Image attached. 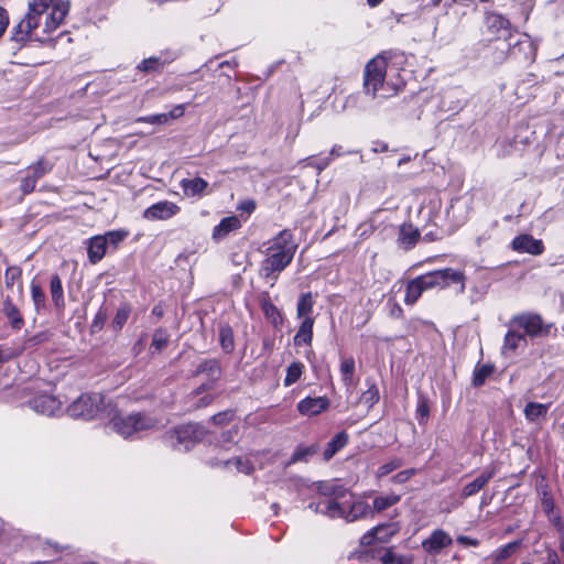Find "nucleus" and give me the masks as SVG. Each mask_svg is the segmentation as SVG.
<instances>
[{"mask_svg":"<svg viewBox=\"0 0 564 564\" xmlns=\"http://www.w3.org/2000/svg\"><path fill=\"white\" fill-rule=\"evenodd\" d=\"M69 8L65 0H30L25 17L13 28L12 40L45 42L62 24Z\"/></svg>","mask_w":564,"mask_h":564,"instance_id":"nucleus-1","label":"nucleus"},{"mask_svg":"<svg viewBox=\"0 0 564 564\" xmlns=\"http://www.w3.org/2000/svg\"><path fill=\"white\" fill-rule=\"evenodd\" d=\"M317 489L321 495L328 497L327 500L308 505V508L317 513L332 519H344L347 522L365 519L370 513V506L364 500L355 499L350 502H338V499L345 498L349 492L337 480L319 482Z\"/></svg>","mask_w":564,"mask_h":564,"instance_id":"nucleus-2","label":"nucleus"},{"mask_svg":"<svg viewBox=\"0 0 564 564\" xmlns=\"http://www.w3.org/2000/svg\"><path fill=\"white\" fill-rule=\"evenodd\" d=\"M452 284L459 285V293L466 289V275L464 271L454 268H444L421 274L406 283L404 303L413 305L423 292L446 289Z\"/></svg>","mask_w":564,"mask_h":564,"instance_id":"nucleus-3","label":"nucleus"},{"mask_svg":"<svg viewBox=\"0 0 564 564\" xmlns=\"http://www.w3.org/2000/svg\"><path fill=\"white\" fill-rule=\"evenodd\" d=\"M297 249L293 236L288 230H282L269 248V254L261 264V273L265 278L276 279V274L283 271L292 261Z\"/></svg>","mask_w":564,"mask_h":564,"instance_id":"nucleus-4","label":"nucleus"},{"mask_svg":"<svg viewBox=\"0 0 564 564\" xmlns=\"http://www.w3.org/2000/svg\"><path fill=\"white\" fill-rule=\"evenodd\" d=\"M387 61L377 56L367 63L365 67L364 87L373 98H388L397 94V88L384 80Z\"/></svg>","mask_w":564,"mask_h":564,"instance_id":"nucleus-5","label":"nucleus"},{"mask_svg":"<svg viewBox=\"0 0 564 564\" xmlns=\"http://www.w3.org/2000/svg\"><path fill=\"white\" fill-rule=\"evenodd\" d=\"M67 412L72 417L93 420L95 417L111 416L115 409L105 403L104 395L99 393H87L78 397L68 408Z\"/></svg>","mask_w":564,"mask_h":564,"instance_id":"nucleus-6","label":"nucleus"},{"mask_svg":"<svg viewBox=\"0 0 564 564\" xmlns=\"http://www.w3.org/2000/svg\"><path fill=\"white\" fill-rule=\"evenodd\" d=\"M111 427L121 436L130 437L134 433L154 430L163 425L161 419L144 413L113 415L110 419Z\"/></svg>","mask_w":564,"mask_h":564,"instance_id":"nucleus-7","label":"nucleus"},{"mask_svg":"<svg viewBox=\"0 0 564 564\" xmlns=\"http://www.w3.org/2000/svg\"><path fill=\"white\" fill-rule=\"evenodd\" d=\"M203 436V430L197 424H183L167 433V442L178 452H187Z\"/></svg>","mask_w":564,"mask_h":564,"instance_id":"nucleus-8","label":"nucleus"},{"mask_svg":"<svg viewBox=\"0 0 564 564\" xmlns=\"http://www.w3.org/2000/svg\"><path fill=\"white\" fill-rule=\"evenodd\" d=\"M52 167L53 165L48 161L40 159L24 171H21L20 173H24L20 181L21 193L23 195L31 194L35 189L37 181L51 172Z\"/></svg>","mask_w":564,"mask_h":564,"instance_id":"nucleus-9","label":"nucleus"},{"mask_svg":"<svg viewBox=\"0 0 564 564\" xmlns=\"http://www.w3.org/2000/svg\"><path fill=\"white\" fill-rule=\"evenodd\" d=\"M512 324L523 328L531 337L542 336L550 333L551 325L544 324L539 314L523 313L512 317Z\"/></svg>","mask_w":564,"mask_h":564,"instance_id":"nucleus-10","label":"nucleus"},{"mask_svg":"<svg viewBox=\"0 0 564 564\" xmlns=\"http://www.w3.org/2000/svg\"><path fill=\"white\" fill-rule=\"evenodd\" d=\"M400 530V525L395 522L382 523L361 536L360 543L365 546L372 545L376 542L387 543Z\"/></svg>","mask_w":564,"mask_h":564,"instance_id":"nucleus-11","label":"nucleus"},{"mask_svg":"<svg viewBox=\"0 0 564 564\" xmlns=\"http://www.w3.org/2000/svg\"><path fill=\"white\" fill-rule=\"evenodd\" d=\"M30 404L35 412L53 416L62 412L63 402L52 394H40Z\"/></svg>","mask_w":564,"mask_h":564,"instance_id":"nucleus-12","label":"nucleus"},{"mask_svg":"<svg viewBox=\"0 0 564 564\" xmlns=\"http://www.w3.org/2000/svg\"><path fill=\"white\" fill-rule=\"evenodd\" d=\"M453 540L444 530H434L431 535L422 542V547L429 554H438L443 549L449 546Z\"/></svg>","mask_w":564,"mask_h":564,"instance_id":"nucleus-13","label":"nucleus"},{"mask_svg":"<svg viewBox=\"0 0 564 564\" xmlns=\"http://www.w3.org/2000/svg\"><path fill=\"white\" fill-rule=\"evenodd\" d=\"M512 248L522 253L540 256L544 251L542 240L533 238L531 235H520L512 241Z\"/></svg>","mask_w":564,"mask_h":564,"instance_id":"nucleus-14","label":"nucleus"},{"mask_svg":"<svg viewBox=\"0 0 564 564\" xmlns=\"http://www.w3.org/2000/svg\"><path fill=\"white\" fill-rule=\"evenodd\" d=\"M180 210V207L172 203V202H167V200H162V202H159V203H155L153 205H151L150 207H148L145 210H144V217L147 219H151V220H155V219H161V220H164V219H169L171 217H173L174 215H176Z\"/></svg>","mask_w":564,"mask_h":564,"instance_id":"nucleus-15","label":"nucleus"},{"mask_svg":"<svg viewBox=\"0 0 564 564\" xmlns=\"http://www.w3.org/2000/svg\"><path fill=\"white\" fill-rule=\"evenodd\" d=\"M207 375L210 379L209 382L203 383L199 388L196 389V395L212 389L213 382L219 378L220 367L217 360L208 359L200 362L195 371V375Z\"/></svg>","mask_w":564,"mask_h":564,"instance_id":"nucleus-16","label":"nucleus"},{"mask_svg":"<svg viewBox=\"0 0 564 564\" xmlns=\"http://www.w3.org/2000/svg\"><path fill=\"white\" fill-rule=\"evenodd\" d=\"M329 406V400L326 397L305 398L297 404V410L303 415H317Z\"/></svg>","mask_w":564,"mask_h":564,"instance_id":"nucleus-17","label":"nucleus"},{"mask_svg":"<svg viewBox=\"0 0 564 564\" xmlns=\"http://www.w3.org/2000/svg\"><path fill=\"white\" fill-rule=\"evenodd\" d=\"M184 112H185V106L177 105L170 112L138 117L135 119V122H143V123L159 124V126L166 124L171 120L181 118L184 115Z\"/></svg>","mask_w":564,"mask_h":564,"instance_id":"nucleus-18","label":"nucleus"},{"mask_svg":"<svg viewBox=\"0 0 564 564\" xmlns=\"http://www.w3.org/2000/svg\"><path fill=\"white\" fill-rule=\"evenodd\" d=\"M240 227L241 221L237 216L232 215L225 217L217 226L214 227L212 237L217 241L223 240L230 232L239 229Z\"/></svg>","mask_w":564,"mask_h":564,"instance_id":"nucleus-19","label":"nucleus"},{"mask_svg":"<svg viewBox=\"0 0 564 564\" xmlns=\"http://www.w3.org/2000/svg\"><path fill=\"white\" fill-rule=\"evenodd\" d=\"M107 250V237L102 236H95L89 239L88 243V259L89 261L95 264L99 262Z\"/></svg>","mask_w":564,"mask_h":564,"instance_id":"nucleus-20","label":"nucleus"},{"mask_svg":"<svg viewBox=\"0 0 564 564\" xmlns=\"http://www.w3.org/2000/svg\"><path fill=\"white\" fill-rule=\"evenodd\" d=\"M527 340L524 335L514 330H509L505 337L501 354L506 357H512L513 352L525 345Z\"/></svg>","mask_w":564,"mask_h":564,"instance_id":"nucleus-21","label":"nucleus"},{"mask_svg":"<svg viewBox=\"0 0 564 564\" xmlns=\"http://www.w3.org/2000/svg\"><path fill=\"white\" fill-rule=\"evenodd\" d=\"M181 186L186 196H200L206 194L208 183L202 177L184 178Z\"/></svg>","mask_w":564,"mask_h":564,"instance_id":"nucleus-22","label":"nucleus"},{"mask_svg":"<svg viewBox=\"0 0 564 564\" xmlns=\"http://www.w3.org/2000/svg\"><path fill=\"white\" fill-rule=\"evenodd\" d=\"M314 318H304L293 338L295 346L311 345L313 339Z\"/></svg>","mask_w":564,"mask_h":564,"instance_id":"nucleus-23","label":"nucleus"},{"mask_svg":"<svg viewBox=\"0 0 564 564\" xmlns=\"http://www.w3.org/2000/svg\"><path fill=\"white\" fill-rule=\"evenodd\" d=\"M420 238L419 230L412 224H403L399 230V242L404 249L414 247Z\"/></svg>","mask_w":564,"mask_h":564,"instance_id":"nucleus-24","label":"nucleus"},{"mask_svg":"<svg viewBox=\"0 0 564 564\" xmlns=\"http://www.w3.org/2000/svg\"><path fill=\"white\" fill-rule=\"evenodd\" d=\"M368 384V389L361 393L360 398L358 399V404H361L366 408V411L369 412L375 404H377L380 400V392L375 382H371L369 380L366 381Z\"/></svg>","mask_w":564,"mask_h":564,"instance_id":"nucleus-25","label":"nucleus"},{"mask_svg":"<svg viewBox=\"0 0 564 564\" xmlns=\"http://www.w3.org/2000/svg\"><path fill=\"white\" fill-rule=\"evenodd\" d=\"M401 497L395 494L376 497L372 501V508L370 507V513L367 516V518L372 517L373 512H381L397 505Z\"/></svg>","mask_w":564,"mask_h":564,"instance_id":"nucleus-26","label":"nucleus"},{"mask_svg":"<svg viewBox=\"0 0 564 564\" xmlns=\"http://www.w3.org/2000/svg\"><path fill=\"white\" fill-rule=\"evenodd\" d=\"M314 307V300L311 292L302 293L296 304V316L300 319L313 318L311 316Z\"/></svg>","mask_w":564,"mask_h":564,"instance_id":"nucleus-27","label":"nucleus"},{"mask_svg":"<svg viewBox=\"0 0 564 564\" xmlns=\"http://www.w3.org/2000/svg\"><path fill=\"white\" fill-rule=\"evenodd\" d=\"M341 381L346 386V388L349 390L355 386V360L352 357L344 358L340 362L339 367Z\"/></svg>","mask_w":564,"mask_h":564,"instance_id":"nucleus-28","label":"nucleus"},{"mask_svg":"<svg viewBox=\"0 0 564 564\" xmlns=\"http://www.w3.org/2000/svg\"><path fill=\"white\" fill-rule=\"evenodd\" d=\"M50 292L52 301L57 310H62L65 306L64 291L62 286L61 278L57 274L52 275L50 282Z\"/></svg>","mask_w":564,"mask_h":564,"instance_id":"nucleus-29","label":"nucleus"},{"mask_svg":"<svg viewBox=\"0 0 564 564\" xmlns=\"http://www.w3.org/2000/svg\"><path fill=\"white\" fill-rule=\"evenodd\" d=\"M348 443V434L346 432H340L336 434L330 442L328 443L326 449L324 451V458L326 460L330 459L339 449H341Z\"/></svg>","mask_w":564,"mask_h":564,"instance_id":"nucleus-30","label":"nucleus"},{"mask_svg":"<svg viewBox=\"0 0 564 564\" xmlns=\"http://www.w3.org/2000/svg\"><path fill=\"white\" fill-rule=\"evenodd\" d=\"M3 313L10 319L11 325L15 328H20L23 319L20 315L18 307L12 303L10 299L3 302Z\"/></svg>","mask_w":564,"mask_h":564,"instance_id":"nucleus-31","label":"nucleus"},{"mask_svg":"<svg viewBox=\"0 0 564 564\" xmlns=\"http://www.w3.org/2000/svg\"><path fill=\"white\" fill-rule=\"evenodd\" d=\"M547 409L546 404L530 402L524 408V414L528 420L538 421L546 415Z\"/></svg>","mask_w":564,"mask_h":564,"instance_id":"nucleus-32","label":"nucleus"},{"mask_svg":"<svg viewBox=\"0 0 564 564\" xmlns=\"http://www.w3.org/2000/svg\"><path fill=\"white\" fill-rule=\"evenodd\" d=\"M490 477H491V471L478 476L475 480H473L471 482L467 484L464 487L463 495L465 497L475 495L487 484V481L490 479Z\"/></svg>","mask_w":564,"mask_h":564,"instance_id":"nucleus-33","label":"nucleus"},{"mask_svg":"<svg viewBox=\"0 0 564 564\" xmlns=\"http://www.w3.org/2000/svg\"><path fill=\"white\" fill-rule=\"evenodd\" d=\"M304 365L300 361H293L286 369V376L284 378V386L290 387L295 383L302 376Z\"/></svg>","mask_w":564,"mask_h":564,"instance_id":"nucleus-34","label":"nucleus"},{"mask_svg":"<svg viewBox=\"0 0 564 564\" xmlns=\"http://www.w3.org/2000/svg\"><path fill=\"white\" fill-rule=\"evenodd\" d=\"M219 339L223 349L226 352H231L235 348L234 333L230 326L225 325L219 329Z\"/></svg>","mask_w":564,"mask_h":564,"instance_id":"nucleus-35","label":"nucleus"},{"mask_svg":"<svg viewBox=\"0 0 564 564\" xmlns=\"http://www.w3.org/2000/svg\"><path fill=\"white\" fill-rule=\"evenodd\" d=\"M492 371L494 367L491 365H478L474 370L473 384L475 387L482 386Z\"/></svg>","mask_w":564,"mask_h":564,"instance_id":"nucleus-36","label":"nucleus"},{"mask_svg":"<svg viewBox=\"0 0 564 564\" xmlns=\"http://www.w3.org/2000/svg\"><path fill=\"white\" fill-rule=\"evenodd\" d=\"M511 37L510 22L502 17L496 15V41Z\"/></svg>","mask_w":564,"mask_h":564,"instance_id":"nucleus-37","label":"nucleus"},{"mask_svg":"<svg viewBox=\"0 0 564 564\" xmlns=\"http://www.w3.org/2000/svg\"><path fill=\"white\" fill-rule=\"evenodd\" d=\"M130 312H131V308L127 304H123L118 308V311L112 319V326L115 329H121L123 327V325L127 323V321L130 316Z\"/></svg>","mask_w":564,"mask_h":564,"instance_id":"nucleus-38","label":"nucleus"},{"mask_svg":"<svg viewBox=\"0 0 564 564\" xmlns=\"http://www.w3.org/2000/svg\"><path fill=\"white\" fill-rule=\"evenodd\" d=\"M164 63L159 57H149L143 59L139 65L138 69L147 73L158 72L162 69Z\"/></svg>","mask_w":564,"mask_h":564,"instance_id":"nucleus-39","label":"nucleus"},{"mask_svg":"<svg viewBox=\"0 0 564 564\" xmlns=\"http://www.w3.org/2000/svg\"><path fill=\"white\" fill-rule=\"evenodd\" d=\"M402 465H403L402 459L394 458V459L381 465L376 471V477L382 478V477L389 475L390 473H392L393 470L400 468Z\"/></svg>","mask_w":564,"mask_h":564,"instance_id":"nucleus-40","label":"nucleus"},{"mask_svg":"<svg viewBox=\"0 0 564 564\" xmlns=\"http://www.w3.org/2000/svg\"><path fill=\"white\" fill-rule=\"evenodd\" d=\"M31 295L37 311L45 306V294L42 288L35 282L31 283Z\"/></svg>","mask_w":564,"mask_h":564,"instance_id":"nucleus-41","label":"nucleus"},{"mask_svg":"<svg viewBox=\"0 0 564 564\" xmlns=\"http://www.w3.org/2000/svg\"><path fill=\"white\" fill-rule=\"evenodd\" d=\"M225 464L227 466L235 465V467L237 468L238 471L247 474V475H249L253 471V466L250 463V460L241 458V457H236L234 459H229Z\"/></svg>","mask_w":564,"mask_h":564,"instance_id":"nucleus-42","label":"nucleus"},{"mask_svg":"<svg viewBox=\"0 0 564 564\" xmlns=\"http://www.w3.org/2000/svg\"><path fill=\"white\" fill-rule=\"evenodd\" d=\"M169 343V335L163 329H158L153 334L152 337V347H154L158 351L162 350L164 347H166Z\"/></svg>","mask_w":564,"mask_h":564,"instance_id":"nucleus-43","label":"nucleus"},{"mask_svg":"<svg viewBox=\"0 0 564 564\" xmlns=\"http://www.w3.org/2000/svg\"><path fill=\"white\" fill-rule=\"evenodd\" d=\"M20 278L21 269L18 267H9L4 273V283L7 286L11 288Z\"/></svg>","mask_w":564,"mask_h":564,"instance_id":"nucleus-44","label":"nucleus"},{"mask_svg":"<svg viewBox=\"0 0 564 564\" xmlns=\"http://www.w3.org/2000/svg\"><path fill=\"white\" fill-rule=\"evenodd\" d=\"M128 236V231L126 230H112L108 231L104 237H107V243H111L113 246H117L121 241L126 239Z\"/></svg>","mask_w":564,"mask_h":564,"instance_id":"nucleus-45","label":"nucleus"},{"mask_svg":"<svg viewBox=\"0 0 564 564\" xmlns=\"http://www.w3.org/2000/svg\"><path fill=\"white\" fill-rule=\"evenodd\" d=\"M315 451L311 447L297 448L291 458V463L306 460V457L313 455Z\"/></svg>","mask_w":564,"mask_h":564,"instance_id":"nucleus-46","label":"nucleus"},{"mask_svg":"<svg viewBox=\"0 0 564 564\" xmlns=\"http://www.w3.org/2000/svg\"><path fill=\"white\" fill-rule=\"evenodd\" d=\"M416 474V469L414 468H409V469H405V470H402L400 473H398L397 475H394L392 477V481L395 482V484H404L412 476H414Z\"/></svg>","mask_w":564,"mask_h":564,"instance_id":"nucleus-47","label":"nucleus"},{"mask_svg":"<svg viewBox=\"0 0 564 564\" xmlns=\"http://www.w3.org/2000/svg\"><path fill=\"white\" fill-rule=\"evenodd\" d=\"M519 542L518 541H513V542H510L508 543L507 545H505L500 551H499V554L496 556L499 557V558H507L509 557L511 554H513L518 547H519Z\"/></svg>","mask_w":564,"mask_h":564,"instance_id":"nucleus-48","label":"nucleus"},{"mask_svg":"<svg viewBox=\"0 0 564 564\" xmlns=\"http://www.w3.org/2000/svg\"><path fill=\"white\" fill-rule=\"evenodd\" d=\"M106 319H107V314H106V312L102 308H100L96 313L95 318H94V321L91 323L93 330H100L102 328Z\"/></svg>","mask_w":564,"mask_h":564,"instance_id":"nucleus-49","label":"nucleus"},{"mask_svg":"<svg viewBox=\"0 0 564 564\" xmlns=\"http://www.w3.org/2000/svg\"><path fill=\"white\" fill-rule=\"evenodd\" d=\"M352 153H356V151H344L341 145L336 144L332 148L328 158H330V161H332L333 159L339 158L344 154H352Z\"/></svg>","mask_w":564,"mask_h":564,"instance_id":"nucleus-50","label":"nucleus"},{"mask_svg":"<svg viewBox=\"0 0 564 564\" xmlns=\"http://www.w3.org/2000/svg\"><path fill=\"white\" fill-rule=\"evenodd\" d=\"M237 209L251 214L256 209V203L251 199L243 200L238 205Z\"/></svg>","mask_w":564,"mask_h":564,"instance_id":"nucleus-51","label":"nucleus"},{"mask_svg":"<svg viewBox=\"0 0 564 564\" xmlns=\"http://www.w3.org/2000/svg\"><path fill=\"white\" fill-rule=\"evenodd\" d=\"M9 24L8 12L0 7V36L4 33L7 26Z\"/></svg>","mask_w":564,"mask_h":564,"instance_id":"nucleus-52","label":"nucleus"},{"mask_svg":"<svg viewBox=\"0 0 564 564\" xmlns=\"http://www.w3.org/2000/svg\"><path fill=\"white\" fill-rule=\"evenodd\" d=\"M232 414L230 412H220L215 414L212 420L215 424H223L224 422L230 420Z\"/></svg>","mask_w":564,"mask_h":564,"instance_id":"nucleus-53","label":"nucleus"},{"mask_svg":"<svg viewBox=\"0 0 564 564\" xmlns=\"http://www.w3.org/2000/svg\"><path fill=\"white\" fill-rule=\"evenodd\" d=\"M382 564H394L398 563L395 555L391 551H386L384 554L381 556Z\"/></svg>","mask_w":564,"mask_h":564,"instance_id":"nucleus-54","label":"nucleus"},{"mask_svg":"<svg viewBox=\"0 0 564 564\" xmlns=\"http://www.w3.org/2000/svg\"><path fill=\"white\" fill-rule=\"evenodd\" d=\"M416 412H417V415L420 416L421 420L427 417V415H429V406H427V404L425 402H421L417 405Z\"/></svg>","mask_w":564,"mask_h":564,"instance_id":"nucleus-55","label":"nucleus"},{"mask_svg":"<svg viewBox=\"0 0 564 564\" xmlns=\"http://www.w3.org/2000/svg\"><path fill=\"white\" fill-rule=\"evenodd\" d=\"M330 162V158L326 156L314 163L313 166H315L318 170V172H322L329 165Z\"/></svg>","mask_w":564,"mask_h":564,"instance_id":"nucleus-56","label":"nucleus"},{"mask_svg":"<svg viewBox=\"0 0 564 564\" xmlns=\"http://www.w3.org/2000/svg\"><path fill=\"white\" fill-rule=\"evenodd\" d=\"M12 357L10 349L0 346V365L8 361Z\"/></svg>","mask_w":564,"mask_h":564,"instance_id":"nucleus-57","label":"nucleus"},{"mask_svg":"<svg viewBox=\"0 0 564 564\" xmlns=\"http://www.w3.org/2000/svg\"><path fill=\"white\" fill-rule=\"evenodd\" d=\"M213 401L212 395H204L199 399V402L195 405L196 409L207 406Z\"/></svg>","mask_w":564,"mask_h":564,"instance_id":"nucleus-58","label":"nucleus"},{"mask_svg":"<svg viewBox=\"0 0 564 564\" xmlns=\"http://www.w3.org/2000/svg\"><path fill=\"white\" fill-rule=\"evenodd\" d=\"M457 541L460 543V544H465V545H476V542L474 540H471L470 538L468 536H464V535H460L457 538Z\"/></svg>","mask_w":564,"mask_h":564,"instance_id":"nucleus-59","label":"nucleus"},{"mask_svg":"<svg viewBox=\"0 0 564 564\" xmlns=\"http://www.w3.org/2000/svg\"><path fill=\"white\" fill-rule=\"evenodd\" d=\"M372 229L371 225L364 224L359 227V230H361L360 236H368Z\"/></svg>","mask_w":564,"mask_h":564,"instance_id":"nucleus-60","label":"nucleus"},{"mask_svg":"<svg viewBox=\"0 0 564 564\" xmlns=\"http://www.w3.org/2000/svg\"><path fill=\"white\" fill-rule=\"evenodd\" d=\"M486 241L489 243L490 241V235L486 236V237H478L476 242H477V246L478 247H481L482 242Z\"/></svg>","mask_w":564,"mask_h":564,"instance_id":"nucleus-61","label":"nucleus"},{"mask_svg":"<svg viewBox=\"0 0 564 564\" xmlns=\"http://www.w3.org/2000/svg\"><path fill=\"white\" fill-rule=\"evenodd\" d=\"M438 237L437 235L433 234V232H427L424 235V240L426 241H433V240H436Z\"/></svg>","mask_w":564,"mask_h":564,"instance_id":"nucleus-62","label":"nucleus"},{"mask_svg":"<svg viewBox=\"0 0 564 564\" xmlns=\"http://www.w3.org/2000/svg\"><path fill=\"white\" fill-rule=\"evenodd\" d=\"M383 0H367V4L370 7V8H376L378 7Z\"/></svg>","mask_w":564,"mask_h":564,"instance_id":"nucleus-63","label":"nucleus"},{"mask_svg":"<svg viewBox=\"0 0 564 564\" xmlns=\"http://www.w3.org/2000/svg\"><path fill=\"white\" fill-rule=\"evenodd\" d=\"M264 311H265V314L269 315L270 312L275 311V307H274L273 304H265L264 305Z\"/></svg>","mask_w":564,"mask_h":564,"instance_id":"nucleus-64","label":"nucleus"}]
</instances>
